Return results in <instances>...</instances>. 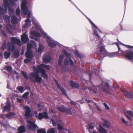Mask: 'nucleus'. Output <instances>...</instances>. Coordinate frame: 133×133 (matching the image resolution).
Listing matches in <instances>:
<instances>
[{"instance_id": "423d86ee", "label": "nucleus", "mask_w": 133, "mask_h": 133, "mask_svg": "<svg viewBox=\"0 0 133 133\" xmlns=\"http://www.w3.org/2000/svg\"><path fill=\"white\" fill-rule=\"evenodd\" d=\"M118 47V52H120V54H122L125 56V58L129 60H133V51H130L128 52L127 51H124L121 50V48L118 43L116 44Z\"/></svg>"}, {"instance_id": "473e14b6", "label": "nucleus", "mask_w": 133, "mask_h": 133, "mask_svg": "<svg viewBox=\"0 0 133 133\" xmlns=\"http://www.w3.org/2000/svg\"><path fill=\"white\" fill-rule=\"evenodd\" d=\"M85 16L89 20L90 23L92 25V26H94V28L95 27L96 28H97V27L96 26V25L94 24V23L91 21V19L89 18L88 17H87V16L85 15Z\"/></svg>"}, {"instance_id": "7ed1b4c3", "label": "nucleus", "mask_w": 133, "mask_h": 133, "mask_svg": "<svg viewBox=\"0 0 133 133\" xmlns=\"http://www.w3.org/2000/svg\"><path fill=\"white\" fill-rule=\"evenodd\" d=\"M18 0H4L5 5L2 6L1 7L0 5V14H6L7 11L6 7H9V5L13 6L15 4V2L17 1Z\"/></svg>"}, {"instance_id": "a18cd8bd", "label": "nucleus", "mask_w": 133, "mask_h": 133, "mask_svg": "<svg viewBox=\"0 0 133 133\" xmlns=\"http://www.w3.org/2000/svg\"><path fill=\"white\" fill-rule=\"evenodd\" d=\"M32 47V44L30 43H29L27 45V51H31V49Z\"/></svg>"}, {"instance_id": "79ce46f5", "label": "nucleus", "mask_w": 133, "mask_h": 133, "mask_svg": "<svg viewBox=\"0 0 133 133\" xmlns=\"http://www.w3.org/2000/svg\"><path fill=\"white\" fill-rule=\"evenodd\" d=\"M37 133H46V131L44 129H39L37 131Z\"/></svg>"}, {"instance_id": "bb28decb", "label": "nucleus", "mask_w": 133, "mask_h": 133, "mask_svg": "<svg viewBox=\"0 0 133 133\" xmlns=\"http://www.w3.org/2000/svg\"><path fill=\"white\" fill-rule=\"evenodd\" d=\"M103 127L104 128H109L110 127V124L106 120H104L103 123Z\"/></svg>"}, {"instance_id": "bf43d9fd", "label": "nucleus", "mask_w": 133, "mask_h": 133, "mask_svg": "<svg viewBox=\"0 0 133 133\" xmlns=\"http://www.w3.org/2000/svg\"><path fill=\"white\" fill-rule=\"evenodd\" d=\"M69 62L71 65L73 66L74 65L73 62L70 58H69Z\"/></svg>"}, {"instance_id": "4d7b16f0", "label": "nucleus", "mask_w": 133, "mask_h": 133, "mask_svg": "<svg viewBox=\"0 0 133 133\" xmlns=\"http://www.w3.org/2000/svg\"><path fill=\"white\" fill-rule=\"evenodd\" d=\"M31 59L30 58H27L26 59H24V62L25 63H27L30 61Z\"/></svg>"}, {"instance_id": "393cba45", "label": "nucleus", "mask_w": 133, "mask_h": 133, "mask_svg": "<svg viewBox=\"0 0 133 133\" xmlns=\"http://www.w3.org/2000/svg\"><path fill=\"white\" fill-rule=\"evenodd\" d=\"M17 22V17L14 15H13L11 17V22L12 24H16Z\"/></svg>"}, {"instance_id": "a878e982", "label": "nucleus", "mask_w": 133, "mask_h": 133, "mask_svg": "<svg viewBox=\"0 0 133 133\" xmlns=\"http://www.w3.org/2000/svg\"><path fill=\"white\" fill-rule=\"evenodd\" d=\"M5 26L8 31L11 34L12 33L11 30L13 28L12 26L10 24H6Z\"/></svg>"}, {"instance_id": "6ab92c4d", "label": "nucleus", "mask_w": 133, "mask_h": 133, "mask_svg": "<svg viewBox=\"0 0 133 133\" xmlns=\"http://www.w3.org/2000/svg\"><path fill=\"white\" fill-rule=\"evenodd\" d=\"M15 48V45L12 43H9L8 45V49L10 52H13Z\"/></svg>"}, {"instance_id": "f704fd0d", "label": "nucleus", "mask_w": 133, "mask_h": 133, "mask_svg": "<svg viewBox=\"0 0 133 133\" xmlns=\"http://www.w3.org/2000/svg\"><path fill=\"white\" fill-rule=\"evenodd\" d=\"M64 112L66 113V114H69L71 115L72 114V112L71 111V108H65Z\"/></svg>"}, {"instance_id": "9b49d317", "label": "nucleus", "mask_w": 133, "mask_h": 133, "mask_svg": "<svg viewBox=\"0 0 133 133\" xmlns=\"http://www.w3.org/2000/svg\"><path fill=\"white\" fill-rule=\"evenodd\" d=\"M24 108L26 110L25 113V117L26 119L29 118L31 116V109L30 108L26 106H25L24 107Z\"/></svg>"}, {"instance_id": "f8f14e48", "label": "nucleus", "mask_w": 133, "mask_h": 133, "mask_svg": "<svg viewBox=\"0 0 133 133\" xmlns=\"http://www.w3.org/2000/svg\"><path fill=\"white\" fill-rule=\"evenodd\" d=\"M38 118L39 120H41L44 118H48L49 116L47 113L46 112H44L43 113H40L39 114Z\"/></svg>"}, {"instance_id": "4c0bfd02", "label": "nucleus", "mask_w": 133, "mask_h": 133, "mask_svg": "<svg viewBox=\"0 0 133 133\" xmlns=\"http://www.w3.org/2000/svg\"><path fill=\"white\" fill-rule=\"evenodd\" d=\"M21 73L25 79L26 80H28V76L27 73L26 72L23 71H22Z\"/></svg>"}, {"instance_id": "338daca9", "label": "nucleus", "mask_w": 133, "mask_h": 133, "mask_svg": "<svg viewBox=\"0 0 133 133\" xmlns=\"http://www.w3.org/2000/svg\"><path fill=\"white\" fill-rule=\"evenodd\" d=\"M2 33L3 35L4 36L6 37V36L7 34L4 31H2Z\"/></svg>"}, {"instance_id": "58836bf2", "label": "nucleus", "mask_w": 133, "mask_h": 133, "mask_svg": "<svg viewBox=\"0 0 133 133\" xmlns=\"http://www.w3.org/2000/svg\"><path fill=\"white\" fill-rule=\"evenodd\" d=\"M41 66L42 68H46L47 70H50V66L49 65H46L43 64H41Z\"/></svg>"}, {"instance_id": "6e6d98bb", "label": "nucleus", "mask_w": 133, "mask_h": 133, "mask_svg": "<svg viewBox=\"0 0 133 133\" xmlns=\"http://www.w3.org/2000/svg\"><path fill=\"white\" fill-rule=\"evenodd\" d=\"M121 44L123 45L124 46H126L129 49H133V46L129 45H126L123 44L121 42Z\"/></svg>"}, {"instance_id": "72a5a7b5", "label": "nucleus", "mask_w": 133, "mask_h": 133, "mask_svg": "<svg viewBox=\"0 0 133 133\" xmlns=\"http://www.w3.org/2000/svg\"><path fill=\"white\" fill-rule=\"evenodd\" d=\"M16 89L21 93H23L24 91V90H23V87L22 86H18Z\"/></svg>"}, {"instance_id": "f03ea898", "label": "nucleus", "mask_w": 133, "mask_h": 133, "mask_svg": "<svg viewBox=\"0 0 133 133\" xmlns=\"http://www.w3.org/2000/svg\"><path fill=\"white\" fill-rule=\"evenodd\" d=\"M97 50L99 51L100 52L101 54L104 55L102 56V59L106 56H107L108 57L111 58L114 57L116 56V52L111 53L107 55H105L107 54V52L105 50L104 48V46L103 45L102 42H99L98 48L97 49Z\"/></svg>"}, {"instance_id": "ddd939ff", "label": "nucleus", "mask_w": 133, "mask_h": 133, "mask_svg": "<svg viewBox=\"0 0 133 133\" xmlns=\"http://www.w3.org/2000/svg\"><path fill=\"white\" fill-rule=\"evenodd\" d=\"M124 114L127 118L131 122L132 119L131 118L129 117L128 115L132 116H133V112L129 110L125 112H124Z\"/></svg>"}, {"instance_id": "2f4dec72", "label": "nucleus", "mask_w": 133, "mask_h": 133, "mask_svg": "<svg viewBox=\"0 0 133 133\" xmlns=\"http://www.w3.org/2000/svg\"><path fill=\"white\" fill-rule=\"evenodd\" d=\"M31 21L33 22V23L34 24H35L36 26H37L38 23L35 19V17L32 16H31Z\"/></svg>"}, {"instance_id": "680f3d73", "label": "nucleus", "mask_w": 133, "mask_h": 133, "mask_svg": "<svg viewBox=\"0 0 133 133\" xmlns=\"http://www.w3.org/2000/svg\"><path fill=\"white\" fill-rule=\"evenodd\" d=\"M103 104H104V105L105 106V108L107 110L109 109V106H108L107 104L106 103H104Z\"/></svg>"}, {"instance_id": "5fc2aeb1", "label": "nucleus", "mask_w": 133, "mask_h": 133, "mask_svg": "<svg viewBox=\"0 0 133 133\" xmlns=\"http://www.w3.org/2000/svg\"><path fill=\"white\" fill-rule=\"evenodd\" d=\"M121 120L122 122H123L124 124H127V122L122 117Z\"/></svg>"}, {"instance_id": "c85d7f7f", "label": "nucleus", "mask_w": 133, "mask_h": 133, "mask_svg": "<svg viewBox=\"0 0 133 133\" xmlns=\"http://www.w3.org/2000/svg\"><path fill=\"white\" fill-rule=\"evenodd\" d=\"M74 53L76 56L79 58H81L83 57V56L81 54H79L77 50H76L74 51Z\"/></svg>"}, {"instance_id": "13d9d810", "label": "nucleus", "mask_w": 133, "mask_h": 133, "mask_svg": "<svg viewBox=\"0 0 133 133\" xmlns=\"http://www.w3.org/2000/svg\"><path fill=\"white\" fill-rule=\"evenodd\" d=\"M30 43L32 44V45H34L35 46H37L36 43L32 40L31 41Z\"/></svg>"}, {"instance_id": "c756f323", "label": "nucleus", "mask_w": 133, "mask_h": 133, "mask_svg": "<svg viewBox=\"0 0 133 133\" xmlns=\"http://www.w3.org/2000/svg\"><path fill=\"white\" fill-rule=\"evenodd\" d=\"M98 130L100 133H107L106 130L103 128L101 125H99Z\"/></svg>"}, {"instance_id": "3c124183", "label": "nucleus", "mask_w": 133, "mask_h": 133, "mask_svg": "<svg viewBox=\"0 0 133 133\" xmlns=\"http://www.w3.org/2000/svg\"><path fill=\"white\" fill-rule=\"evenodd\" d=\"M64 127L63 125H62L60 124H58V125L57 129L58 130H62L63 129Z\"/></svg>"}, {"instance_id": "a211bd4d", "label": "nucleus", "mask_w": 133, "mask_h": 133, "mask_svg": "<svg viewBox=\"0 0 133 133\" xmlns=\"http://www.w3.org/2000/svg\"><path fill=\"white\" fill-rule=\"evenodd\" d=\"M11 39L13 42L18 45L21 46V43L19 39L15 37H11Z\"/></svg>"}, {"instance_id": "603ef678", "label": "nucleus", "mask_w": 133, "mask_h": 133, "mask_svg": "<svg viewBox=\"0 0 133 133\" xmlns=\"http://www.w3.org/2000/svg\"><path fill=\"white\" fill-rule=\"evenodd\" d=\"M21 11L19 9V7L17 8L16 11V13L17 15H19L20 14Z\"/></svg>"}, {"instance_id": "774afa93", "label": "nucleus", "mask_w": 133, "mask_h": 133, "mask_svg": "<svg viewBox=\"0 0 133 133\" xmlns=\"http://www.w3.org/2000/svg\"><path fill=\"white\" fill-rule=\"evenodd\" d=\"M35 40L39 41L40 40V39L39 38L37 37H35L34 38Z\"/></svg>"}, {"instance_id": "de8ad7c7", "label": "nucleus", "mask_w": 133, "mask_h": 133, "mask_svg": "<svg viewBox=\"0 0 133 133\" xmlns=\"http://www.w3.org/2000/svg\"><path fill=\"white\" fill-rule=\"evenodd\" d=\"M62 52L63 53L64 55H65L66 57H70V55L66 51L65 49H63L62 50Z\"/></svg>"}, {"instance_id": "a19ab883", "label": "nucleus", "mask_w": 133, "mask_h": 133, "mask_svg": "<svg viewBox=\"0 0 133 133\" xmlns=\"http://www.w3.org/2000/svg\"><path fill=\"white\" fill-rule=\"evenodd\" d=\"M13 55L16 58H17L19 56V52L17 51H15Z\"/></svg>"}, {"instance_id": "dca6fc26", "label": "nucleus", "mask_w": 133, "mask_h": 133, "mask_svg": "<svg viewBox=\"0 0 133 133\" xmlns=\"http://www.w3.org/2000/svg\"><path fill=\"white\" fill-rule=\"evenodd\" d=\"M43 62L46 63H49L51 62V57L49 55H45L43 56Z\"/></svg>"}, {"instance_id": "052dcab7", "label": "nucleus", "mask_w": 133, "mask_h": 133, "mask_svg": "<svg viewBox=\"0 0 133 133\" xmlns=\"http://www.w3.org/2000/svg\"><path fill=\"white\" fill-rule=\"evenodd\" d=\"M64 57V55L63 54H61L60 55L59 59H60L61 60H63V58Z\"/></svg>"}, {"instance_id": "2eb2a0df", "label": "nucleus", "mask_w": 133, "mask_h": 133, "mask_svg": "<svg viewBox=\"0 0 133 133\" xmlns=\"http://www.w3.org/2000/svg\"><path fill=\"white\" fill-rule=\"evenodd\" d=\"M88 89L91 93L95 94L97 92V87L94 85L89 88Z\"/></svg>"}, {"instance_id": "1a4fd4ad", "label": "nucleus", "mask_w": 133, "mask_h": 133, "mask_svg": "<svg viewBox=\"0 0 133 133\" xmlns=\"http://www.w3.org/2000/svg\"><path fill=\"white\" fill-rule=\"evenodd\" d=\"M27 127L28 128L32 131H35L38 127L35 124V121H28L27 122Z\"/></svg>"}, {"instance_id": "c03bdc74", "label": "nucleus", "mask_w": 133, "mask_h": 133, "mask_svg": "<svg viewBox=\"0 0 133 133\" xmlns=\"http://www.w3.org/2000/svg\"><path fill=\"white\" fill-rule=\"evenodd\" d=\"M95 126L94 123H91L89 124L88 125V128L89 129H92L94 128Z\"/></svg>"}, {"instance_id": "c9c22d12", "label": "nucleus", "mask_w": 133, "mask_h": 133, "mask_svg": "<svg viewBox=\"0 0 133 133\" xmlns=\"http://www.w3.org/2000/svg\"><path fill=\"white\" fill-rule=\"evenodd\" d=\"M4 55L6 59H8L9 57L11 55L10 52H8L5 51L4 52Z\"/></svg>"}, {"instance_id": "0e129e2a", "label": "nucleus", "mask_w": 133, "mask_h": 133, "mask_svg": "<svg viewBox=\"0 0 133 133\" xmlns=\"http://www.w3.org/2000/svg\"><path fill=\"white\" fill-rule=\"evenodd\" d=\"M8 10L9 11L11 14H12L14 12V10L11 8H9Z\"/></svg>"}, {"instance_id": "f3484780", "label": "nucleus", "mask_w": 133, "mask_h": 133, "mask_svg": "<svg viewBox=\"0 0 133 133\" xmlns=\"http://www.w3.org/2000/svg\"><path fill=\"white\" fill-rule=\"evenodd\" d=\"M21 40L24 43L28 42L29 41V39L28 38V36L24 33L21 36Z\"/></svg>"}, {"instance_id": "aec40b11", "label": "nucleus", "mask_w": 133, "mask_h": 133, "mask_svg": "<svg viewBox=\"0 0 133 133\" xmlns=\"http://www.w3.org/2000/svg\"><path fill=\"white\" fill-rule=\"evenodd\" d=\"M25 55L26 58L31 59L33 58L32 52L31 51H27L26 52Z\"/></svg>"}, {"instance_id": "4468645a", "label": "nucleus", "mask_w": 133, "mask_h": 133, "mask_svg": "<svg viewBox=\"0 0 133 133\" xmlns=\"http://www.w3.org/2000/svg\"><path fill=\"white\" fill-rule=\"evenodd\" d=\"M53 80L55 82L58 88V89H59L61 90L62 93L63 94L65 95V96H68L67 94H66V91L64 89L62 88V87L61 86H59V85L57 81L55 79H54Z\"/></svg>"}, {"instance_id": "39448f33", "label": "nucleus", "mask_w": 133, "mask_h": 133, "mask_svg": "<svg viewBox=\"0 0 133 133\" xmlns=\"http://www.w3.org/2000/svg\"><path fill=\"white\" fill-rule=\"evenodd\" d=\"M29 77L30 80L34 83H41L42 78L40 77L38 74L36 72H31L29 74Z\"/></svg>"}, {"instance_id": "9d476101", "label": "nucleus", "mask_w": 133, "mask_h": 133, "mask_svg": "<svg viewBox=\"0 0 133 133\" xmlns=\"http://www.w3.org/2000/svg\"><path fill=\"white\" fill-rule=\"evenodd\" d=\"M1 107L3 108V112H4L6 111H9L10 110V108L11 107V104L10 103L7 102L6 103L5 105L4 106V104H1Z\"/></svg>"}, {"instance_id": "20e7f679", "label": "nucleus", "mask_w": 133, "mask_h": 133, "mask_svg": "<svg viewBox=\"0 0 133 133\" xmlns=\"http://www.w3.org/2000/svg\"><path fill=\"white\" fill-rule=\"evenodd\" d=\"M41 31L43 35L46 36L47 38L46 42H47L49 46L54 48L57 45L59 46L60 44L58 42L55 40L51 37L49 36L42 29L40 30Z\"/></svg>"}, {"instance_id": "37998d69", "label": "nucleus", "mask_w": 133, "mask_h": 133, "mask_svg": "<svg viewBox=\"0 0 133 133\" xmlns=\"http://www.w3.org/2000/svg\"><path fill=\"white\" fill-rule=\"evenodd\" d=\"M6 70L9 72L12 71V69L11 66H8L5 67Z\"/></svg>"}, {"instance_id": "0eeeda50", "label": "nucleus", "mask_w": 133, "mask_h": 133, "mask_svg": "<svg viewBox=\"0 0 133 133\" xmlns=\"http://www.w3.org/2000/svg\"><path fill=\"white\" fill-rule=\"evenodd\" d=\"M41 68L42 67L41 66V65L37 67L33 66V70L34 72H36L38 74L40 73H41L42 77L45 79H47L48 78V76L46 73L45 70Z\"/></svg>"}, {"instance_id": "cd10ccee", "label": "nucleus", "mask_w": 133, "mask_h": 133, "mask_svg": "<svg viewBox=\"0 0 133 133\" xmlns=\"http://www.w3.org/2000/svg\"><path fill=\"white\" fill-rule=\"evenodd\" d=\"M3 18L7 23H10V17L7 15H3Z\"/></svg>"}, {"instance_id": "8fccbe9b", "label": "nucleus", "mask_w": 133, "mask_h": 133, "mask_svg": "<svg viewBox=\"0 0 133 133\" xmlns=\"http://www.w3.org/2000/svg\"><path fill=\"white\" fill-rule=\"evenodd\" d=\"M47 132V133H55V130L53 128H52L48 130Z\"/></svg>"}, {"instance_id": "b1692460", "label": "nucleus", "mask_w": 133, "mask_h": 133, "mask_svg": "<svg viewBox=\"0 0 133 133\" xmlns=\"http://www.w3.org/2000/svg\"><path fill=\"white\" fill-rule=\"evenodd\" d=\"M123 93L126 97L130 98H133V94L128 91H124Z\"/></svg>"}, {"instance_id": "412c9836", "label": "nucleus", "mask_w": 133, "mask_h": 133, "mask_svg": "<svg viewBox=\"0 0 133 133\" xmlns=\"http://www.w3.org/2000/svg\"><path fill=\"white\" fill-rule=\"evenodd\" d=\"M70 85L71 87L78 88L80 87V85L78 83H75L72 80H70Z\"/></svg>"}, {"instance_id": "e2e57ef3", "label": "nucleus", "mask_w": 133, "mask_h": 133, "mask_svg": "<svg viewBox=\"0 0 133 133\" xmlns=\"http://www.w3.org/2000/svg\"><path fill=\"white\" fill-rule=\"evenodd\" d=\"M51 121L53 126H55L56 125V123L55 122L54 119H51Z\"/></svg>"}, {"instance_id": "ea45409f", "label": "nucleus", "mask_w": 133, "mask_h": 133, "mask_svg": "<svg viewBox=\"0 0 133 133\" xmlns=\"http://www.w3.org/2000/svg\"><path fill=\"white\" fill-rule=\"evenodd\" d=\"M6 43L5 42L2 44V46L1 48V49L2 50H4L6 48Z\"/></svg>"}, {"instance_id": "09e8293b", "label": "nucleus", "mask_w": 133, "mask_h": 133, "mask_svg": "<svg viewBox=\"0 0 133 133\" xmlns=\"http://www.w3.org/2000/svg\"><path fill=\"white\" fill-rule=\"evenodd\" d=\"M29 95V92H27L24 93L22 96V97L25 98H27L28 97V96Z\"/></svg>"}, {"instance_id": "5701e85b", "label": "nucleus", "mask_w": 133, "mask_h": 133, "mask_svg": "<svg viewBox=\"0 0 133 133\" xmlns=\"http://www.w3.org/2000/svg\"><path fill=\"white\" fill-rule=\"evenodd\" d=\"M94 26L92 27L93 30H94V34L98 38H100V36L99 34L97 33V31L98 30L100 33H101V31L97 27V28H96L94 27Z\"/></svg>"}, {"instance_id": "864d4df0", "label": "nucleus", "mask_w": 133, "mask_h": 133, "mask_svg": "<svg viewBox=\"0 0 133 133\" xmlns=\"http://www.w3.org/2000/svg\"><path fill=\"white\" fill-rule=\"evenodd\" d=\"M64 64L65 65H68L69 64V61L67 58H65L64 61Z\"/></svg>"}, {"instance_id": "69168bd1", "label": "nucleus", "mask_w": 133, "mask_h": 133, "mask_svg": "<svg viewBox=\"0 0 133 133\" xmlns=\"http://www.w3.org/2000/svg\"><path fill=\"white\" fill-rule=\"evenodd\" d=\"M62 60H61L59 59L58 62V64L59 65H60L61 64Z\"/></svg>"}, {"instance_id": "6e6552de", "label": "nucleus", "mask_w": 133, "mask_h": 133, "mask_svg": "<svg viewBox=\"0 0 133 133\" xmlns=\"http://www.w3.org/2000/svg\"><path fill=\"white\" fill-rule=\"evenodd\" d=\"M100 89H102L103 92L105 93H107L110 95V93L109 91V83L106 82H103L98 86Z\"/></svg>"}, {"instance_id": "f257e3e1", "label": "nucleus", "mask_w": 133, "mask_h": 133, "mask_svg": "<svg viewBox=\"0 0 133 133\" xmlns=\"http://www.w3.org/2000/svg\"><path fill=\"white\" fill-rule=\"evenodd\" d=\"M26 2L25 0H23L22 2L21 9L23 14L26 15L27 14L28 17L25 20V23L22 26V30L24 31L25 28H29L31 25V21L30 19V16L31 14V12L29 11V9L26 6Z\"/></svg>"}, {"instance_id": "49530a36", "label": "nucleus", "mask_w": 133, "mask_h": 133, "mask_svg": "<svg viewBox=\"0 0 133 133\" xmlns=\"http://www.w3.org/2000/svg\"><path fill=\"white\" fill-rule=\"evenodd\" d=\"M15 114L14 112H10L8 114H6L5 115V116L6 117H11L12 116H13L15 115Z\"/></svg>"}, {"instance_id": "7c9ffc66", "label": "nucleus", "mask_w": 133, "mask_h": 133, "mask_svg": "<svg viewBox=\"0 0 133 133\" xmlns=\"http://www.w3.org/2000/svg\"><path fill=\"white\" fill-rule=\"evenodd\" d=\"M44 46L42 44L39 43V48L37 51L38 53H41L43 50Z\"/></svg>"}, {"instance_id": "4be33fe9", "label": "nucleus", "mask_w": 133, "mask_h": 133, "mask_svg": "<svg viewBox=\"0 0 133 133\" xmlns=\"http://www.w3.org/2000/svg\"><path fill=\"white\" fill-rule=\"evenodd\" d=\"M31 34L32 36H31V37L32 38H34V37H38L39 38L40 37L41 35L38 32L35 31H33L31 32Z\"/></svg>"}, {"instance_id": "e433bc0d", "label": "nucleus", "mask_w": 133, "mask_h": 133, "mask_svg": "<svg viewBox=\"0 0 133 133\" xmlns=\"http://www.w3.org/2000/svg\"><path fill=\"white\" fill-rule=\"evenodd\" d=\"M65 108L64 106H63L62 107H59L57 108V109L60 111L63 112H64L65 109Z\"/></svg>"}]
</instances>
